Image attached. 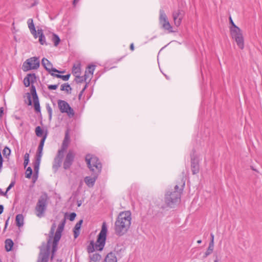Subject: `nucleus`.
Instances as JSON below:
<instances>
[{
    "mask_svg": "<svg viewBox=\"0 0 262 262\" xmlns=\"http://www.w3.org/2000/svg\"><path fill=\"white\" fill-rule=\"evenodd\" d=\"M16 172H15L14 173V177H15V176H16Z\"/></svg>",
    "mask_w": 262,
    "mask_h": 262,
    "instance_id": "obj_64",
    "label": "nucleus"
},
{
    "mask_svg": "<svg viewBox=\"0 0 262 262\" xmlns=\"http://www.w3.org/2000/svg\"><path fill=\"white\" fill-rule=\"evenodd\" d=\"M229 20H230V23L232 25V27L230 28H234L235 27H237L235 24L234 23V22L233 21V20L231 18V17H229Z\"/></svg>",
    "mask_w": 262,
    "mask_h": 262,
    "instance_id": "obj_50",
    "label": "nucleus"
},
{
    "mask_svg": "<svg viewBox=\"0 0 262 262\" xmlns=\"http://www.w3.org/2000/svg\"><path fill=\"white\" fill-rule=\"evenodd\" d=\"M213 249L214 245H213L212 242H210L208 248L206 251L205 252L203 257L206 258L208 255H209L213 252Z\"/></svg>",
    "mask_w": 262,
    "mask_h": 262,
    "instance_id": "obj_29",
    "label": "nucleus"
},
{
    "mask_svg": "<svg viewBox=\"0 0 262 262\" xmlns=\"http://www.w3.org/2000/svg\"><path fill=\"white\" fill-rule=\"evenodd\" d=\"M88 78H89L88 71H85L84 76H80V75H78L76 76L75 80L77 83H82L84 81H86Z\"/></svg>",
    "mask_w": 262,
    "mask_h": 262,
    "instance_id": "obj_24",
    "label": "nucleus"
},
{
    "mask_svg": "<svg viewBox=\"0 0 262 262\" xmlns=\"http://www.w3.org/2000/svg\"><path fill=\"white\" fill-rule=\"evenodd\" d=\"M50 248V240L48 241L47 245L43 243L40 247V253L37 262H48Z\"/></svg>",
    "mask_w": 262,
    "mask_h": 262,
    "instance_id": "obj_8",
    "label": "nucleus"
},
{
    "mask_svg": "<svg viewBox=\"0 0 262 262\" xmlns=\"http://www.w3.org/2000/svg\"><path fill=\"white\" fill-rule=\"evenodd\" d=\"M79 0H74L73 1V5H75L78 2Z\"/></svg>",
    "mask_w": 262,
    "mask_h": 262,
    "instance_id": "obj_61",
    "label": "nucleus"
},
{
    "mask_svg": "<svg viewBox=\"0 0 262 262\" xmlns=\"http://www.w3.org/2000/svg\"><path fill=\"white\" fill-rule=\"evenodd\" d=\"M42 155V150H37V154L35 157V161L41 162V159Z\"/></svg>",
    "mask_w": 262,
    "mask_h": 262,
    "instance_id": "obj_42",
    "label": "nucleus"
},
{
    "mask_svg": "<svg viewBox=\"0 0 262 262\" xmlns=\"http://www.w3.org/2000/svg\"><path fill=\"white\" fill-rule=\"evenodd\" d=\"M4 211V206L0 205V214H1Z\"/></svg>",
    "mask_w": 262,
    "mask_h": 262,
    "instance_id": "obj_55",
    "label": "nucleus"
},
{
    "mask_svg": "<svg viewBox=\"0 0 262 262\" xmlns=\"http://www.w3.org/2000/svg\"><path fill=\"white\" fill-rule=\"evenodd\" d=\"M56 227V226L55 223H53L51 228V230H50V234H50V236H49L50 238L48 240V241L50 240V243H51V238H52L53 236Z\"/></svg>",
    "mask_w": 262,
    "mask_h": 262,
    "instance_id": "obj_40",
    "label": "nucleus"
},
{
    "mask_svg": "<svg viewBox=\"0 0 262 262\" xmlns=\"http://www.w3.org/2000/svg\"><path fill=\"white\" fill-rule=\"evenodd\" d=\"M48 195L46 193L39 198L35 208V213L37 217L40 218L45 215L48 206Z\"/></svg>",
    "mask_w": 262,
    "mask_h": 262,
    "instance_id": "obj_5",
    "label": "nucleus"
},
{
    "mask_svg": "<svg viewBox=\"0 0 262 262\" xmlns=\"http://www.w3.org/2000/svg\"><path fill=\"white\" fill-rule=\"evenodd\" d=\"M41 64L47 71L52 76L54 75V72H57L58 70L53 68L52 63L47 58H43L41 60Z\"/></svg>",
    "mask_w": 262,
    "mask_h": 262,
    "instance_id": "obj_13",
    "label": "nucleus"
},
{
    "mask_svg": "<svg viewBox=\"0 0 262 262\" xmlns=\"http://www.w3.org/2000/svg\"><path fill=\"white\" fill-rule=\"evenodd\" d=\"M11 152V149L8 146H5L3 150V154L4 157L6 159L9 158Z\"/></svg>",
    "mask_w": 262,
    "mask_h": 262,
    "instance_id": "obj_31",
    "label": "nucleus"
},
{
    "mask_svg": "<svg viewBox=\"0 0 262 262\" xmlns=\"http://www.w3.org/2000/svg\"><path fill=\"white\" fill-rule=\"evenodd\" d=\"M74 152L72 150H69L66 155L63 162V168L65 169H68L71 167L74 161Z\"/></svg>",
    "mask_w": 262,
    "mask_h": 262,
    "instance_id": "obj_14",
    "label": "nucleus"
},
{
    "mask_svg": "<svg viewBox=\"0 0 262 262\" xmlns=\"http://www.w3.org/2000/svg\"><path fill=\"white\" fill-rule=\"evenodd\" d=\"M36 77L35 74H28L24 78V84L26 87H28L30 84H33L36 81Z\"/></svg>",
    "mask_w": 262,
    "mask_h": 262,
    "instance_id": "obj_16",
    "label": "nucleus"
},
{
    "mask_svg": "<svg viewBox=\"0 0 262 262\" xmlns=\"http://www.w3.org/2000/svg\"><path fill=\"white\" fill-rule=\"evenodd\" d=\"M86 87H87V84H86L84 88L82 89V90H81L82 92H84V91L85 90V89H86Z\"/></svg>",
    "mask_w": 262,
    "mask_h": 262,
    "instance_id": "obj_59",
    "label": "nucleus"
},
{
    "mask_svg": "<svg viewBox=\"0 0 262 262\" xmlns=\"http://www.w3.org/2000/svg\"><path fill=\"white\" fill-rule=\"evenodd\" d=\"M28 95V104L29 105H31L32 104V100H31V94L29 93H27Z\"/></svg>",
    "mask_w": 262,
    "mask_h": 262,
    "instance_id": "obj_48",
    "label": "nucleus"
},
{
    "mask_svg": "<svg viewBox=\"0 0 262 262\" xmlns=\"http://www.w3.org/2000/svg\"><path fill=\"white\" fill-rule=\"evenodd\" d=\"M9 219H10V217H8V219L6 220V222H5V229H6L8 225V222H9Z\"/></svg>",
    "mask_w": 262,
    "mask_h": 262,
    "instance_id": "obj_56",
    "label": "nucleus"
},
{
    "mask_svg": "<svg viewBox=\"0 0 262 262\" xmlns=\"http://www.w3.org/2000/svg\"><path fill=\"white\" fill-rule=\"evenodd\" d=\"M27 24H28V28L30 31V32H32V31L35 32V30H36V29H35V25L33 23V19L32 18L28 19L27 20Z\"/></svg>",
    "mask_w": 262,
    "mask_h": 262,
    "instance_id": "obj_30",
    "label": "nucleus"
},
{
    "mask_svg": "<svg viewBox=\"0 0 262 262\" xmlns=\"http://www.w3.org/2000/svg\"><path fill=\"white\" fill-rule=\"evenodd\" d=\"M70 141V137L69 135V131L67 130L65 133V136L63 139V141L62 143L61 148H64L67 150L68 147L69 143Z\"/></svg>",
    "mask_w": 262,
    "mask_h": 262,
    "instance_id": "obj_20",
    "label": "nucleus"
},
{
    "mask_svg": "<svg viewBox=\"0 0 262 262\" xmlns=\"http://www.w3.org/2000/svg\"><path fill=\"white\" fill-rule=\"evenodd\" d=\"M30 92H31V94L32 95L33 98L38 97V95L37 94V92H36V88H35V85H33V84H31Z\"/></svg>",
    "mask_w": 262,
    "mask_h": 262,
    "instance_id": "obj_37",
    "label": "nucleus"
},
{
    "mask_svg": "<svg viewBox=\"0 0 262 262\" xmlns=\"http://www.w3.org/2000/svg\"><path fill=\"white\" fill-rule=\"evenodd\" d=\"M40 164V162H36V161H34V162L33 163L34 170L35 174L37 176L38 173Z\"/></svg>",
    "mask_w": 262,
    "mask_h": 262,
    "instance_id": "obj_38",
    "label": "nucleus"
},
{
    "mask_svg": "<svg viewBox=\"0 0 262 262\" xmlns=\"http://www.w3.org/2000/svg\"><path fill=\"white\" fill-rule=\"evenodd\" d=\"M13 242L11 239H7L5 241V249L7 251H10L13 246Z\"/></svg>",
    "mask_w": 262,
    "mask_h": 262,
    "instance_id": "obj_25",
    "label": "nucleus"
},
{
    "mask_svg": "<svg viewBox=\"0 0 262 262\" xmlns=\"http://www.w3.org/2000/svg\"><path fill=\"white\" fill-rule=\"evenodd\" d=\"M40 62L39 58L37 57H31L27 59L23 64L22 69L27 72L31 70H36L39 67Z\"/></svg>",
    "mask_w": 262,
    "mask_h": 262,
    "instance_id": "obj_7",
    "label": "nucleus"
},
{
    "mask_svg": "<svg viewBox=\"0 0 262 262\" xmlns=\"http://www.w3.org/2000/svg\"><path fill=\"white\" fill-rule=\"evenodd\" d=\"M83 93V92L81 91V92H80V93L79 94V95H78L79 99H80L81 97H82V95Z\"/></svg>",
    "mask_w": 262,
    "mask_h": 262,
    "instance_id": "obj_58",
    "label": "nucleus"
},
{
    "mask_svg": "<svg viewBox=\"0 0 262 262\" xmlns=\"http://www.w3.org/2000/svg\"><path fill=\"white\" fill-rule=\"evenodd\" d=\"M14 118L16 119V120H20V118L17 116H14Z\"/></svg>",
    "mask_w": 262,
    "mask_h": 262,
    "instance_id": "obj_62",
    "label": "nucleus"
},
{
    "mask_svg": "<svg viewBox=\"0 0 262 262\" xmlns=\"http://www.w3.org/2000/svg\"><path fill=\"white\" fill-rule=\"evenodd\" d=\"M66 150V149L62 148H61L60 149L58 150L57 155L54 159L56 164L53 165L54 168L56 167L57 168L60 166L62 162V159L63 157V154Z\"/></svg>",
    "mask_w": 262,
    "mask_h": 262,
    "instance_id": "obj_17",
    "label": "nucleus"
},
{
    "mask_svg": "<svg viewBox=\"0 0 262 262\" xmlns=\"http://www.w3.org/2000/svg\"><path fill=\"white\" fill-rule=\"evenodd\" d=\"M38 34L39 37V42L41 45H47L46 41V38L43 34V30L41 29H38Z\"/></svg>",
    "mask_w": 262,
    "mask_h": 262,
    "instance_id": "obj_22",
    "label": "nucleus"
},
{
    "mask_svg": "<svg viewBox=\"0 0 262 262\" xmlns=\"http://www.w3.org/2000/svg\"><path fill=\"white\" fill-rule=\"evenodd\" d=\"M131 213L129 211H124L119 213L115 224V233L122 236L125 234L131 224Z\"/></svg>",
    "mask_w": 262,
    "mask_h": 262,
    "instance_id": "obj_1",
    "label": "nucleus"
},
{
    "mask_svg": "<svg viewBox=\"0 0 262 262\" xmlns=\"http://www.w3.org/2000/svg\"><path fill=\"white\" fill-rule=\"evenodd\" d=\"M57 104L61 113H66L70 118L74 117L75 112L67 101L59 99L57 101Z\"/></svg>",
    "mask_w": 262,
    "mask_h": 262,
    "instance_id": "obj_9",
    "label": "nucleus"
},
{
    "mask_svg": "<svg viewBox=\"0 0 262 262\" xmlns=\"http://www.w3.org/2000/svg\"><path fill=\"white\" fill-rule=\"evenodd\" d=\"M4 115V108L1 107L0 108V117H2Z\"/></svg>",
    "mask_w": 262,
    "mask_h": 262,
    "instance_id": "obj_53",
    "label": "nucleus"
},
{
    "mask_svg": "<svg viewBox=\"0 0 262 262\" xmlns=\"http://www.w3.org/2000/svg\"><path fill=\"white\" fill-rule=\"evenodd\" d=\"M107 232V228L106 223L103 222L96 243H95L93 241H91L87 247V251L89 253H93L95 250L101 251L103 249L106 239Z\"/></svg>",
    "mask_w": 262,
    "mask_h": 262,
    "instance_id": "obj_2",
    "label": "nucleus"
},
{
    "mask_svg": "<svg viewBox=\"0 0 262 262\" xmlns=\"http://www.w3.org/2000/svg\"><path fill=\"white\" fill-rule=\"evenodd\" d=\"M29 157H30L29 153L26 152L24 155V165L25 168H26L29 164Z\"/></svg>",
    "mask_w": 262,
    "mask_h": 262,
    "instance_id": "obj_39",
    "label": "nucleus"
},
{
    "mask_svg": "<svg viewBox=\"0 0 262 262\" xmlns=\"http://www.w3.org/2000/svg\"><path fill=\"white\" fill-rule=\"evenodd\" d=\"M89 257L90 259L94 262L99 261L101 259V255L97 253L91 254Z\"/></svg>",
    "mask_w": 262,
    "mask_h": 262,
    "instance_id": "obj_27",
    "label": "nucleus"
},
{
    "mask_svg": "<svg viewBox=\"0 0 262 262\" xmlns=\"http://www.w3.org/2000/svg\"><path fill=\"white\" fill-rule=\"evenodd\" d=\"M56 73H64V71H59L58 70V71L57 72H55Z\"/></svg>",
    "mask_w": 262,
    "mask_h": 262,
    "instance_id": "obj_60",
    "label": "nucleus"
},
{
    "mask_svg": "<svg viewBox=\"0 0 262 262\" xmlns=\"http://www.w3.org/2000/svg\"><path fill=\"white\" fill-rule=\"evenodd\" d=\"M70 75H71L70 74H68L66 75H61L60 74H56L54 73V75H53L52 76H54V77H57L58 78H61L64 81H67L69 79Z\"/></svg>",
    "mask_w": 262,
    "mask_h": 262,
    "instance_id": "obj_35",
    "label": "nucleus"
},
{
    "mask_svg": "<svg viewBox=\"0 0 262 262\" xmlns=\"http://www.w3.org/2000/svg\"><path fill=\"white\" fill-rule=\"evenodd\" d=\"M35 133L37 137H41L43 134V130L41 128L38 126H37L35 128Z\"/></svg>",
    "mask_w": 262,
    "mask_h": 262,
    "instance_id": "obj_43",
    "label": "nucleus"
},
{
    "mask_svg": "<svg viewBox=\"0 0 262 262\" xmlns=\"http://www.w3.org/2000/svg\"><path fill=\"white\" fill-rule=\"evenodd\" d=\"M172 15L174 25L178 27L182 23L185 15V12L182 9H178L173 11Z\"/></svg>",
    "mask_w": 262,
    "mask_h": 262,
    "instance_id": "obj_12",
    "label": "nucleus"
},
{
    "mask_svg": "<svg viewBox=\"0 0 262 262\" xmlns=\"http://www.w3.org/2000/svg\"><path fill=\"white\" fill-rule=\"evenodd\" d=\"M197 243H198V244H201V243H202V241H201V239H200V240H199V241H197Z\"/></svg>",
    "mask_w": 262,
    "mask_h": 262,
    "instance_id": "obj_63",
    "label": "nucleus"
},
{
    "mask_svg": "<svg viewBox=\"0 0 262 262\" xmlns=\"http://www.w3.org/2000/svg\"><path fill=\"white\" fill-rule=\"evenodd\" d=\"M16 224L18 227H21L24 224V217L22 214H18L16 216Z\"/></svg>",
    "mask_w": 262,
    "mask_h": 262,
    "instance_id": "obj_23",
    "label": "nucleus"
},
{
    "mask_svg": "<svg viewBox=\"0 0 262 262\" xmlns=\"http://www.w3.org/2000/svg\"><path fill=\"white\" fill-rule=\"evenodd\" d=\"M159 23L163 29L167 30L169 32H173L172 30V28L163 9L160 10Z\"/></svg>",
    "mask_w": 262,
    "mask_h": 262,
    "instance_id": "obj_11",
    "label": "nucleus"
},
{
    "mask_svg": "<svg viewBox=\"0 0 262 262\" xmlns=\"http://www.w3.org/2000/svg\"><path fill=\"white\" fill-rule=\"evenodd\" d=\"M191 169L193 174L199 173L200 166L198 159L193 156H191Z\"/></svg>",
    "mask_w": 262,
    "mask_h": 262,
    "instance_id": "obj_15",
    "label": "nucleus"
},
{
    "mask_svg": "<svg viewBox=\"0 0 262 262\" xmlns=\"http://www.w3.org/2000/svg\"><path fill=\"white\" fill-rule=\"evenodd\" d=\"M7 191H6L5 192H4L2 191V189L0 188V194L2 195H3V196H7Z\"/></svg>",
    "mask_w": 262,
    "mask_h": 262,
    "instance_id": "obj_52",
    "label": "nucleus"
},
{
    "mask_svg": "<svg viewBox=\"0 0 262 262\" xmlns=\"http://www.w3.org/2000/svg\"><path fill=\"white\" fill-rule=\"evenodd\" d=\"M81 73L80 64L77 65L74 64L72 69V73L76 77V76L80 75Z\"/></svg>",
    "mask_w": 262,
    "mask_h": 262,
    "instance_id": "obj_26",
    "label": "nucleus"
},
{
    "mask_svg": "<svg viewBox=\"0 0 262 262\" xmlns=\"http://www.w3.org/2000/svg\"><path fill=\"white\" fill-rule=\"evenodd\" d=\"M211 241L210 242H212L213 245H214V235L212 233H211Z\"/></svg>",
    "mask_w": 262,
    "mask_h": 262,
    "instance_id": "obj_54",
    "label": "nucleus"
},
{
    "mask_svg": "<svg viewBox=\"0 0 262 262\" xmlns=\"http://www.w3.org/2000/svg\"><path fill=\"white\" fill-rule=\"evenodd\" d=\"M232 38L235 41L237 46L241 49L244 48V39L242 31L238 27L230 29Z\"/></svg>",
    "mask_w": 262,
    "mask_h": 262,
    "instance_id": "obj_6",
    "label": "nucleus"
},
{
    "mask_svg": "<svg viewBox=\"0 0 262 262\" xmlns=\"http://www.w3.org/2000/svg\"><path fill=\"white\" fill-rule=\"evenodd\" d=\"M76 216V213L75 212H72L70 214V216H69V220L71 221H73L75 217Z\"/></svg>",
    "mask_w": 262,
    "mask_h": 262,
    "instance_id": "obj_47",
    "label": "nucleus"
},
{
    "mask_svg": "<svg viewBox=\"0 0 262 262\" xmlns=\"http://www.w3.org/2000/svg\"><path fill=\"white\" fill-rule=\"evenodd\" d=\"M59 84H51L48 86V88L50 90H56Z\"/></svg>",
    "mask_w": 262,
    "mask_h": 262,
    "instance_id": "obj_46",
    "label": "nucleus"
},
{
    "mask_svg": "<svg viewBox=\"0 0 262 262\" xmlns=\"http://www.w3.org/2000/svg\"><path fill=\"white\" fill-rule=\"evenodd\" d=\"M52 41L54 42V46L56 47L59 43L60 39L57 35L53 33L52 34Z\"/></svg>",
    "mask_w": 262,
    "mask_h": 262,
    "instance_id": "obj_32",
    "label": "nucleus"
},
{
    "mask_svg": "<svg viewBox=\"0 0 262 262\" xmlns=\"http://www.w3.org/2000/svg\"><path fill=\"white\" fill-rule=\"evenodd\" d=\"M33 102H34V109H35V111L37 113H40V104H39L38 97L33 98Z\"/></svg>",
    "mask_w": 262,
    "mask_h": 262,
    "instance_id": "obj_28",
    "label": "nucleus"
},
{
    "mask_svg": "<svg viewBox=\"0 0 262 262\" xmlns=\"http://www.w3.org/2000/svg\"><path fill=\"white\" fill-rule=\"evenodd\" d=\"M83 222V220H81L76 223L74 228V238H77L79 235V230L81 228V224Z\"/></svg>",
    "mask_w": 262,
    "mask_h": 262,
    "instance_id": "obj_21",
    "label": "nucleus"
},
{
    "mask_svg": "<svg viewBox=\"0 0 262 262\" xmlns=\"http://www.w3.org/2000/svg\"><path fill=\"white\" fill-rule=\"evenodd\" d=\"M15 184V179L12 180L10 184H9V186L6 189L7 193L14 186Z\"/></svg>",
    "mask_w": 262,
    "mask_h": 262,
    "instance_id": "obj_45",
    "label": "nucleus"
},
{
    "mask_svg": "<svg viewBox=\"0 0 262 262\" xmlns=\"http://www.w3.org/2000/svg\"><path fill=\"white\" fill-rule=\"evenodd\" d=\"M66 219L64 218L57 228L56 231L55 232V235L54 237V240L53 242V247H52V252L54 253L56 250V247L58 244V242L59 241L61 236V233L63 230L64 227L66 224Z\"/></svg>",
    "mask_w": 262,
    "mask_h": 262,
    "instance_id": "obj_10",
    "label": "nucleus"
},
{
    "mask_svg": "<svg viewBox=\"0 0 262 262\" xmlns=\"http://www.w3.org/2000/svg\"><path fill=\"white\" fill-rule=\"evenodd\" d=\"M98 175H96V174H94V176L93 177H86L84 179V182L85 184L89 187H93L95 183V181L97 178Z\"/></svg>",
    "mask_w": 262,
    "mask_h": 262,
    "instance_id": "obj_18",
    "label": "nucleus"
},
{
    "mask_svg": "<svg viewBox=\"0 0 262 262\" xmlns=\"http://www.w3.org/2000/svg\"><path fill=\"white\" fill-rule=\"evenodd\" d=\"M104 262H117L116 251L108 253L105 258Z\"/></svg>",
    "mask_w": 262,
    "mask_h": 262,
    "instance_id": "obj_19",
    "label": "nucleus"
},
{
    "mask_svg": "<svg viewBox=\"0 0 262 262\" xmlns=\"http://www.w3.org/2000/svg\"><path fill=\"white\" fill-rule=\"evenodd\" d=\"M185 183L183 182L182 188L179 189V186L176 185L174 186V190L168 191L165 194V203L169 207H172L177 203L180 200L181 194L185 186Z\"/></svg>",
    "mask_w": 262,
    "mask_h": 262,
    "instance_id": "obj_3",
    "label": "nucleus"
},
{
    "mask_svg": "<svg viewBox=\"0 0 262 262\" xmlns=\"http://www.w3.org/2000/svg\"><path fill=\"white\" fill-rule=\"evenodd\" d=\"M130 49L132 51H134V43H133L130 44Z\"/></svg>",
    "mask_w": 262,
    "mask_h": 262,
    "instance_id": "obj_57",
    "label": "nucleus"
},
{
    "mask_svg": "<svg viewBox=\"0 0 262 262\" xmlns=\"http://www.w3.org/2000/svg\"><path fill=\"white\" fill-rule=\"evenodd\" d=\"M26 178L30 179L32 174V170L31 167H28L26 171Z\"/></svg>",
    "mask_w": 262,
    "mask_h": 262,
    "instance_id": "obj_44",
    "label": "nucleus"
},
{
    "mask_svg": "<svg viewBox=\"0 0 262 262\" xmlns=\"http://www.w3.org/2000/svg\"><path fill=\"white\" fill-rule=\"evenodd\" d=\"M96 66L94 64H90L87 67V69L85 71H88V75L89 77V75H90L91 76L93 75Z\"/></svg>",
    "mask_w": 262,
    "mask_h": 262,
    "instance_id": "obj_33",
    "label": "nucleus"
},
{
    "mask_svg": "<svg viewBox=\"0 0 262 262\" xmlns=\"http://www.w3.org/2000/svg\"><path fill=\"white\" fill-rule=\"evenodd\" d=\"M71 88L68 83H64L61 85L60 90L62 91H66L69 93V90H71Z\"/></svg>",
    "mask_w": 262,
    "mask_h": 262,
    "instance_id": "obj_36",
    "label": "nucleus"
},
{
    "mask_svg": "<svg viewBox=\"0 0 262 262\" xmlns=\"http://www.w3.org/2000/svg\"><path fill=\"white\" fill-rule=\"evenodd\" d=\"M47 134L46 133L43 136L42 139L40 140V143H39V146L38 147L37 150H43V147L45 142V140H46V139L47 138Z\"/></svg>",
    "mask_w": 262,
    "mask_h": 262,
    "instance_id": "obj_34",
    "label": "nucleus"
},
{
    "mask_svg": "<svg viewBox=\"0 0 262 262\" xmlns=\"http://www.w3.org/2000/svg\"><path fill=\"white\" fill-rule=\"evenodd\" d=\"M31 33L33 35V36L35 38H37L38 37V32L37 33V31L36 30H35V32L32 31V32H31Z\"/></svg>",
    "mask_w": 262,
    "mask_h": 262,
    "instance_id": "obj_51",
    "label": "nucleus"
},
{
    "mask_svg": "<svg viewBox=\"0 0 262 262\" xmlns=\"http://www.w3.org/2000/svg\"><path fill=\"white\" fill-rule=\"evenodd\" d=\"M47 110H48V114H49V118L51 119L52 113V110L51 107L50 106L48 107H47Z\"/></svg>",
    "mask_w": 262,
    "mask_h": 262,
    "instance_id": "obj_49",
    "label": "nucleus"
},
{
    "mask_svg": "<svg viewBox=\"0 0 262 262\" xmlns=\"http://www.w3.org/2000/svg\"><path fill=\"white\" fill-rule=\"evenodd\" d=\"M42 155V150H37V154L35 157V161L41 162V159Z\"/></svg>",
    "mask_w": 262,
    "mask_h": 262,
    "instance_id": "obj_41",
    "label": "nucleus"
},
{
    "mask_svg": "<svg viewBox=\"0 0 262 262\" xmlns=\"http://www.w3.org/2000/svg\"><path fill=\"white\" fill-rule=\"evenodd\" d=\"M85 161L89 169L93 174L98 175L101 172L102 165L97 157L87 155L85 157Z\"/></svg>",
    "mask_w": 262,
    "mask_h": 262,
    "instance_id": "obj_4",
    "label": "nucleus"
}]
</instances>
